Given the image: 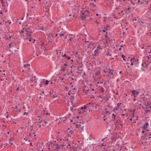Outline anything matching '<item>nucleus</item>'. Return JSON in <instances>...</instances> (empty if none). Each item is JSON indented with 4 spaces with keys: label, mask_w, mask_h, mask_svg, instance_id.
Masks as SVG:
<instances>
[{
    "label": "nucleus",
    "mask_w": 151,
    "mask_h": 151,
    "mask_svg": "<svg viewBox=\"0 0 151 151\" xmlns=\"http://www.w3.org/2000/svg\"><path fill=\"white\" fill-rule=\"evenodd\" d=\"M24 30L23 29H22V30H21V31L20 32V34L21 33H23L24 32Z\"/></svg>",
    "instance_id": "obj_53"
},
{
    "label": "nucleus",
    "mask_w": 151,
    "mask_h": 151,
    "mask_svg": "<svg viewBox=\"0 0 151 151\" xmlns=\"http://www.w3.org/2000/svg\"><path fill=\"white\" fill-rule=\"evenodd\" d=\"M108 40H105V42L103 43V45H105L104 47H106L107 45H108Z\"/></svg>",
    "instance_id": "obj_20"
},
{
    "label": "nucleus",
    "mask_w": 151,
    "mask_h": 151,
    "mask_svg": "<svg viewBox=\"0 0 151 151\" xmlns=\"http://www.w3.org/2000/svg\"><path fill=\"white\" fill-rule=\"evenodd\" d=\"M98 50H97V49H96L95 50H94V52L95 53H97L98 52Z\"/></svg>",
    "instance_id": "obj_60"
},
{
    "label": "nucleus",
    "mask_w": 151,
    "mask_h": 151,
    "mask_svg": "<svg viewBox=\"0 0 151 151\" xmlns=\"http://www.w3.org/2000/svg\"><path fill=\"white\" fill-rule=\"evenodd\" d=\"M80 68L79 67H78V70L79 71H77V73H79V74H80L81 73V71L79 70V69Z\"/></svg>",
    "instance_id": "obj_50"
},
{
    "label": "nucleus",
    "mask_w": 151,
    "mask_h": 151,
    "mask_svg": "<svg viewBox=\"0 0 151 151\" xmlns=\"http://www.w3.org/2000/svg\"><path fill=\"white\" fill-rule=\"evenodd\" d=\"M121 57H122V58L123 59V60L124 61H126V60L125 59V56L124 54L122 55H121Z\"/></svg>",
    "instance_id": "obj_31"
},
{
    "label": "nucleus",
    "mask_w": 151,
    "mask_h": 151,
    "mask_svg": "<svg viewBox=\"0 0 151 151\" xmlns=\"http://www.w3.org/2000/svg\"><path fill=\"white\" fill-rule=\"evenodd\" d=\"M42 82H41V83L39 85H40V87H43V86H44V87H45V85H44V86H43V85H43V84H42Z\"/></svg>",
    "instance_id": "obj_34"
},
{
    "label": "nucleus",
    "mask_w": 151,
    "mask_h": 151,
    "mask_svg": "<svg viewBox=\"0 0 151 151\" xmlns=\"http://www.w3.org/2000/svg\"><path fill=\"white\" fill-rule=\"evenodd\" d=\"M99 87L100 89V91L102 92H104V89L102 86H99Z\"/></svg>",
    "instance_id": "obj_21"
},
{
    "label": "nucleus",
    "mask_w": 151,
    "mask_h": 151,
    "mask_svg": "<svg viewBox=\"0 0 151 151\" xmlns=\"http://www.w3.org/2000/svg\"><path fill=\"white\" fill-rule=\"evenodd\" d=\"M88 90H89V91H88V93H89V94H90V93H92V94H93V93H91V91L90 90V89L88 88Z\"/></svg>",
    "instance_id": "obj_48"
},
{
    "label": "nucleus",
    "mask_w": 151,
    "mask_h": 151,
    "mask_svg": "<svg viewBox=\"0 0 151 151\" xmlns=\"http://www.w3.org/2000/svg\"><path fill=\"white\" fill-rule=\"evenodd\" d=\"M125 46V45H122L120 46V47H121V48H124V46Z\"/></svg>",
    "instance_id": "obj_62"
},
{
    "label": "nucleus",
    "mask_w": 151,
    "mask_h": 151,
    "mask_svg": "<svg viewBox=\"0 0 151 151\" xmlns=\"http://www.w3.org/2000/svg\"><path fill=\"white\" fill-rule=\"evenodd\" d=\"M112 116H113V117H112V118L114 119L115 117V116H116L114 114H112Z\"/></svg>",
    "instance_id": "obj_54"
},
{
    "label": "nucleus",
    "mask_w": 151,
    "mask_h": 151,
    "mask_svg": "<svg viewBox=\"0 0 151 151\" xmlns=\"http://www.w3.org/2000/svg\"><path fill=\"white\" fill-rule=\"evenodd\" d=\"M106 55L107 56H111L112 55V54H110V53H109V51H108L106 53Z\"/></svg>",
    "instance_id": "obj_33"
},
{
    "label": "nucleus",
    "mask_w": 151,
    "mask_h": 151,
    "mask_svg": "<svg viewBox=\"0 0 151 151\" xmlns=\"http://www.w3.org/2000/svg\"><path fill=\"white\" fill-rule=\"evenodd\" d=\"M28 114V112H24V113H23V114L24 115H25V114Z\"/></svg>",
    "instance_id": "obj_63"
},
{
    "label": "nucleus",
    "mask_w": 151,
    "mask_h": 151,
    "mask_svg": "<svg viewBox=\"0 0 151 151\" xmlns=\"http://www.w3.org/2000/svg\"><path fill=\"white\" fill-rule=\"evenodd\" d=\"M61 70L62 71H64L65 70V67L63 65L61 67Z\"/></svg>",
    "instance_id": "obj_32"
},
{
    "label": "nucleus",
    "mask_w": 151,
    "mask_h": 151,
    "mask_svg": "<svg viewBox=\"0 0 151 151\" xmlns=\"http://www.w3.org/2000/svg\"><path fill=\"white\" fill-rule=\"evenodd\" d=\"M151 60V59H148L147 60H146V61H145V67L146 68H148L149 64L150 63Z\"/></svg>",
    "instance_id": "obj_10"
},
{
    "label": "nucleus",
    "mask_w": 151,
    "mask_h": 151,
    "mask_svg": "<svg viewBox=\"0 0 151 151\" xmlns=\"http://www.w3.org/2000/svg\"><path fill=\"white\" fill-rule=\"evenodd\" d=\"M86 13H85L84 12H81V14L82 15H84L83 16H81V18L83 19H85L86 18V16L85 15V14Z\"/></svg>",
    "instance_id": "obj_14"
},
{
    "label": "nucleus",
    "mask_w": 151,
    "mask_h": 151,
    "mask_svg": "<svg viewBox=\"0 0 151 151\" xmlns=\"http://www.w3.org/2000/svg\"><path fill=\"white\" fill-rule=\"evenodd\" d=\"M78 51H76V52H75L74 51H73L72 52V54L73 55H77L78 54Z\"/></svg>",
    "instance_id": "obj_25"
},
{
    "label": "nucleus",
    "mask_w": 151,
    "mask_h": 151,
    "mask_svg": "<svg viewBox=\"0 0 151 151\" xmlns=\"http://www.w3.org/2000/svg\"><path fill=\"white\" fill-rule=\"evenodd\" d=\"M30 65L29 64H24L23 65V67L24 68V69H23L22 70V71L23 72L25 71V70L27 68H29V67Z\"/></svg>",
    "instance_id": "obj_12"
},
{
    "label": "nucleus",
    "mask_w": 151,
    "mask_h": 151,
    "mask_svg": "<svg viewBox=\"0 0 151 151\" xmlns=\"http://www.w3.org/2000/svg\"><path fill=\"white\" fill-rule=\"evenodd\" d=\"M70 144L68 142L66 144V145L65 146H66V147H67L68 148L70 149L71 148V147L70 146Z\"/></svg>",
    "instance_id": "obj_24"
},
{
    "label": "nucleus",
    "mask_w": 151,
    "mask_h": 151,
    "mask_svg": "<svg viewBox=\"0 0 151 151\" xmlns=\"http://www.w3.org/2000/svg\"><path fill=\"white\" fill-rule=\"evenodd\" d=\"M107 30H106L104 29H103V30H102V31L103 32H106V34H107V32H106L107 31Z\"/></svg>",
    "instance_id": "obj_52"
},
{
    "label": "nucleus",
    "mask_w": 151,
    "mask_h": 151,
    "mask_svg": "<svg viewBox=\"0 0 151 151\" xmlns=\"http://www.w3.org/2000/svg\"><path fill=\"white\" fill-rule=\"evenodd\" d=\"M66 58H67V60H70L71 59L70 57H68V56H67V57H66Z\"/></svg>",
    "instance_id": "obj_55"
},
{
    "label": "nucleus",
    "mask_w": 151,
    "mask_h": 151,
    "mask_svg": "<svg viewBox=\"0 0 151 151\" xmlns=\"http://www.w3.org/2000/svg\"><path fill=\"white\" fill-rule=\"evenodd\" d=\"M146 109L145 110V111L146 112H147L148 111H150V110L149 109H150L151 110V106L148 105H146Z\"/></svg>",
    "instance_id": "obj_13"
},
{
    "label": "nucleus",
    "mask_w": 151,
    "mask_h": 151,
    "mask_svg": "<svg viewBox=\"0 0 151 151\" xmlns=\"http://www.w3.org/2000/svg\"><path fill=\"white\" fill-rule=\"evenodd\" d=\"M132 93L133 94L134 97H136L139 93V92L135 90H133L132 91Z\"/></svg>",
    "instance_id": "obj_8"
},
{
    "label": "nucleus",
    "mask_w": 151,
    "mask_h": 151,
    "mask_svg": "<svg viewBox=\"0 0 151 151\" xmlns=\"http://www.w3.org/2000/svg\"><path fill=\"white\" fill-rule=\"evenodd\" d=\"M101 47V46L100 45H98L97 46V48L99 49H102V48Z\"/></svg>",
    "instance_id": "obj_36"
},
{
    "label": "nucleus",
    "mask_w": 151,
    "mask_h": 151,
    "mask_svg": "<svg viewBox=\"0 0 151 151\" xmlns=\"http://www.w3.org/2000/svg\"><path fill=\"white\" fill-rule=\"evenodd\" d=\"M110 26H109V24H107L106 26H105L104 27V29L106 30H107L108 29H109V27H110Z\"/></svg>",
    "instance_id": "obj_22"
},
{
    "label": "nucleus",
    "mask_w": 151,
    "mask_h": 151,
    "mask_svg": "<svg viewBox=\"0 0 151 151\" xmlns=\"http://www.w3.org/2000/svg\"><path fill=\"white\" fill-rule=\"evenodd\" d=\"M84 12L85 13H86H86H88V14H89V12L87 10H86V11H84Z\"/></svg>",
    "instance_id": "obj_57"
},
{
    "label": "nucleus",
    "mask_w": 151,
    "mask_h": 151,
    "mask_svg": "<svg viewBox=\"0 0 151 151\" xmlns=\"http://www.w3.org/2000/svg\"><path fill=\"white\" fill-rule=\"evenodd\" d=\"M73 133L74 132L73 130H70V131H69L68 132V137H70L72 138H73L74 136Z\"/></svg>",
    "instance_id": "obj_6"
},
{
    "label": "nucleus",
    "mask_w": 151,
    "mask_h": 151,
    "mask_svg": "<svg viewBox=\"0 0 151 151\" xmlns=\"http://www.w3.org/2000/svg\"><path fill=\"white\" fill-rule=\"evenodd\" d=\"M29 27H28V28H27L26 29V34L28 33L29 32Z\"/></svg>",
    "instance_id": "obj_30"
},
{
    "label": "nucleus",
    "mask_w": 151,
    "mask_h": 151,
    "mask_svg": "<svg viewBox=\"0 0 151 151\" xmlns=\"http://www.w3.org/2000/svg\"><path fill=\"white\" fill-rule=\"evenodd\" d=\"M64 78V77H63V76H62L61 77V76H58V80H59L60 79V80H63V79Z\"/></svg>",
    "instance_id": "obj_29"
},
{
    "label": "nucleus",
    "mask_w": 151,
    "mask_h": 151,
    "mask_svg": "<svg viewBox=\"0 0 151 151\" xmlns=\"http://www.w3.org/2000/svg\"><path fill=\"white\" fill-rule=\"evenodd\" d=\"M128 8H126L125 9V10L127 11H129V9H130V6H128Z\"/></svg>",
    "instance_id": "obj_49"
},
{
    "label": "nucleus",
    "mask_w": 151,
    "mask_h": 151,
    "mask_svg": "<svg viewBox=\"0 0 151 151\" xmlns=\"http://www.w3.org/2000/svg\"><path fill=\"white\" fill-rule=\"evenodd\" d=\"M19 105L20 104L19 103H16L15 109H17Z\"/></svg>",
    "instance_id": "obj_27"
},
{
    "label": "nucleus",
    "mask_w": 151,
    "mask_h": 151,
    "mask_svg": "<svg viewBox=\"0 0 151 151\" xmlns=\"http://www.w3.org/2000/svg\"><path fill=\"white\" fill-rule=\"evenodd\" d=\"M90 4L91 5H92V6H93L94 7H96V5H95V4H94L93 3V2H92V3L90 2Z\"/></svg>",
    "instance_id": "obj_39"
},
{
    "label": "nucleus",
    "mask_w": 151,
    "mask_h": 151,
    "mask_svg": "<svg viewBox=\"0 0 151 151\" xmlns=\"http://www.w3.org/2000/svg\"><path fill=\"white\" fill-rule=\"evenodd\" d=\"M135 62H136L137 63H139V60L138 59H136L135 58Z\"/></svg>",
    "instance_id": "obj_44"
},
{
    "label": "nucleus",
    "mask_w": 151,
    "mask_h": 151,
    "mask_svg": "<svg viewBox=\"0 0 151 151\" xmlns=\"http://www.w3.org/2000/svg\"><path fill=\"white\" fill-rule=\"evenodd\" d=\"M59 119H60L61 120H63V121H65L64 119H63V118L62 117H60Z\"/></svg>",
    "instance_id": "obj_58"
},
{
    "label": "nucleus",
    "mask_w": 151,
    "mask_h": 151,
    "mask_svg": "<svg viewBox=\"0 0 151 151\" xmlns=\"http://www.w3.org/2000/svg\"><path fill=\"white\" fill-rule=\"evenodd\" d=\"M73 13V12L72 11V13H70V14H68V17H70L69 18H70V19H71V18L70 17L72 16Z\"/></svg>",
    "instance_id": "obj_37"
},
{
    "label": "nucleus",
    "mask_w": 151,
    "mask_h": 151,
    "mask_svg": "<svg viewBox=\"0 0 151 151\" xmlns=\"http://www.w3.org/2000/svg\"><path fill=\"white\" fill-rule=\"evenodd\" d=\"M126 64H127V66L128 67H129V66L128 65V64H129V62H127V63Z\"/></svg>",
    "instance_id": "obj_61"
},
{
    "label": "nucleus",
    "mask_w": 151,
    "mask_h": 151,
    "mask_svg": "<svg viewBox=\"0 0 151 151\" xmlns=\"http://www.w3.org/2000/svg\"><path fill=\"white\" fill-rule=\"evenodd\" d=\"M149 137L147 138L146 139H148L149 142H151V132H150L149 134Z\"/></svg>",
    "instance_id": "obj_17"
},
{
    "label": "nucleus",
    "mask_w": 151,
    "mask_h": 151,
    "mask_svg": "<svg viewBox=\"0 0 151 151\" xmlns=\"http://www.w3.org/2000/svg\"><path fill=\"white\" fill-rule=\"evenodd\" d=\"M59 35L60 38H62V37H64L65 35V32H61L59 34Z\"/></svg>",
    "instance_id": "obj_16"
},
{
    "label": "nucleus",
    "mask_w": 151,
    "mask_h": 151,
    "mask_svg": "<svg viewBox=\"0 0 151 151\" xmlns=\"http://www.w3.org/2000/svg\"><path fill=\"white\" fill-rule=\"evenodd\" d=\"M96 104L93 103H89L88 104H87V106H88L89 107H92V106H96Z\"/></svg>",
    "instance_id": "obj_15"
},
{
    "label": "nucleus",
    "mask_w": 151,
    "mask_h": 151,
    "mask_svg": "<svg viewBox=\"0 0 151 151\" xmlns=\"http://www.w3.org/2000/svg\"><path fill=\"white\" fill-rule=\"evenodd\" d=\"M88 88V87H87L86 86H84L83 87V92L85 93L86 94H88V91H89Z\"/></svg>",
    "instance_id": "obj_7"
},
{
    "label": "nucleus",
    "mask_w": 151,
    "mask_h": 151,
    "mask_svg": "<svg viewBox=\"0 0 151 151\" xmlns=\"http://www.w3.org/2000/svg\"><path fill=\"white\" fill-rule=\"evenodd\" d=\"M102 151H108L107 148L106 147H104Z\"/></svg>",
    "instance_id": "obj_43"
},
{
    "label": "nucleus",
    "mask_w": 151,
    "mask_h": 151,
    "mask_svg": "<svg viewBox=\"0 0 151 151\" xmlns=\"http://www.w3.org/2000/svg\"><path fill=\"white\" fill-rule=\"evenodd\" d=\"M104 39L105 40H108L109 41H110L109 40L110 39V38L108 37V35H104Z\"/></svg>",
    "instance_id": "obj_19"
},
{
    "label": "nucleus",
    "mask_w": 151,
    "mask_h": 151,
    "mask_svg": "<svg viewBox=\"0 0 151 151\" xmlns=\"http://www.w3.org/2000/svg\"><path fill=\"white\" fill-rule=\"evenodd\" d=\"M44 29V28L43 27H41L40 28L38 29V30H42L43 31Z\"/></svg>",
    "instance_id": "obj_45"
},
{
    "label": "nucleus",
    "mask_w": 151,
    "mask_h": 151,
    "mask_svg": "<svg viewBox=\"0 0 151 151\" xmlns=\"http://www.w3.org/2000/svg\"><path fill=\"white\" fill-rule=\"evenodd\" d=\"M9 144H10L11 145H12L13 143H12V141L11 139H10L9 140Z\"/></svg>",
    "instance_id": "obj_38"
},
{
    "label": "nucleus",
    "mask_w": 151,
    "mask_h": 151,
    "mask_svg": "<svg viewBox=\"0 0 151 151\" xmlns=\"http://www.w3.org/2000/svg\"><path fill=\"white\" fill-rule=\"evenodd\" d=\"M106 70H104V73L109 72V73L110 72L111 73V75H114L113 71V70H111L110 69L109 67H106Z\"/></svg>",
    "instance_id": "obj_5"
},
{
    "label": "nucleus",
    "mask_w": 151,
    "mask_h": 151,
    "mask_svg": "<svg viewBox=\"0 0 151 151\" xmlns=\"http://www.w3.org/2000/svg\"><path fill=\"white\" fill-rule=\"evenodd\" d=\"M76 127L78 128V130L80 132H82L83 131L84 126V123L83 122H82V123L81 122L78 123V124H76Z\"/></svg>",
    "instance_id": "obj_2"
},
{
    "label": "nucleus",
    "mask_w": 151,
    "mask_h": 151,
    "mask_svg": "<svg viewBox=\"0 0 151 151\" xmlns=\"http://www.w3.org/2000/svg\"><path fill=\"white\" fill-rule=\"evenodd\" d=\"M90 90L91 91V93H94L93 92L94 89L93 88H90Z\"/></svg>",
    "instance_id": "obj_51"
},
{
    "label": "nucleus",
    "mask_w": 151,
    "mask_h": 151,
    "mask_svg": "<svg viewBox=\"0 0 151 151\" xmlns=\"http://www.w3.org/2000/svg\"><path fill=\"white\" fill-rule=\"evenodd\" d=\"M4 72V70H3V72H2L1 70L0 71V73H1V74H3V75H5V73H4L3 72Z\"/></svg>",
    "instance_id": "obj_42"
},
{
    "label": "nucleus",
    "mask_w": 151,
    "mask_h": 151,
    "mask_svg": "<svg viewBox=\"0 0 151 151\" xmlns=\"http://www.w3.org/2000/svg\"><path fill=\"white\" fill-rule=\"evenodd\" d=\"M135 58H130V60H128V61H130L131 63L130 66H132L134 65V63L135 62Z\"/></svg>",
    "instance_id": "obj_9"
},
{
    "label": "nucleus",
    "mask_w": 151,
    "mask_h": 151,
    "mask_svg": "<svg viewBox=\"0 0 151 151\" xmlns=\"http://www.w3.org/2000/svg\"><path fill=\"white\" fill-rule=\"evenodd\" d=\"M30 131H32L33 130V128H32L33 127L32 126L31 127V126H30Z\"/></svg>",
    "instance_id": "obj_59"
},
{
    "label": "nucleus",
    "mask_w": 151,
    "mask_h": 151,
    "mask_svg": "<svg viewBox=\"0 0 151 151\" xmlns=\"http://www.w3.org/2000/svg\"><path fill=\"white\" fill-rule=\"evenodd\" d=\"M70 40V41H73V37H70L69 40H68V41Z\"/></svg>",
    "instance_id": "obj_46"
},
{
    "label": "nucleus",
    "mask_w": 151,
    "mask_h": 151,
    "mask_svg": "<svg viewBox=\"0 0 151 151\" xmlns=\"http://www.w3.org/2000/svg\"><path fill=\"white\" fill-rule=\"evenodd\" d=\"M89 107L88 106H87V104H86V105H84V110H86L87 111H88L89 110V109H87V108Z\"/></svg>",
    "instance_id": "obj_26"
},
{
    "label": "nucleus",
    "mask_w": 151,
    "mask_h": 151,
    "mask_svg": "<svg viewBox=\"0 0 151 151\" xmlns=\"http://www.w3.org/2000/svg\"><path fill=\"white\" fill-rule=\"evenodd\" d=\"M49 82H50V81H48V80H45V79H43L42 80V83L45 86L47 85Z\"/></svg>",
    "instance_id": "obj_11"
},
{
    "label": "nucleus",
    "mask_w": 151,
    "mask_h": 151,
    "mask_svg": "<svg viewBox=\"0 0 151 151\" xmlns=\"http://www.w3.org/2000/svg\"><path fill=\"white\" fill-rule=\"evenodd\" d=\"M31 81H32V82L34 81L36 83L37 81V79H36V77L35 76L34 77H32L31 79Z\"/></svg>",
    "instance_id": "obj_18"
},
{
    "label": "nucleus",
    "mask_w": 151,
    "mask_h": 151,
    "mask_svg": "<svg viewBox=\"0 0 151 151\" xmlns=\"http://www.w3.org/2000/svg\"><path fill=\"white\" fill-rule=\"evenodd\" d=\"M32 33V32H29L27 33L26 34L27 35H28L29 37H31V34Z\"/></svg>",
    "instance_id": "obj_28"
},
{
    "label": "nucleus",
    "mask_w": 151,
    "mask_h": 151,
    "mask_svg": "<svg viewBox=\"0 0 151 151\" xmlns=\"http://www.w3.org/2000/svg\"><path fill=\"white\" fill-rule=\"evenodd\" d=\"M1 3L2 4L3 6H5V5H4L5 2L4 1V0H1Z\"/></svg>",
    "instance_id": "obj_40"
},
{
    "label": "nucleus",
    "mask_w": 151,
    "mask_h": 151,
    "mask_svg": "<svg viewBox=\"0 0 151 151\" xmlns=\"http://www.w3.org/2000/svg\"><path fill=\"white\" fill-rule=\"evenodd\" d=\"M117 108L116 107H115L113 110V111L115 112L117 110Z\"/></svg>",
    "instance_id": "obj_35"
},
{
    "label": "nucleus",
    "mask_w": 151,
    "mask_h": 151,
    "mask_svg": "<svg viewBox=\"0 0 151 151\" xmlns=\"http://www.w3.org/2000/svg\"><path fill=\"white\" fill-rule=\"evenodd\" d=\"M122 103H118L117 104V105L118 107L119 108V106L121 105Z\"/></svg>",
    "instance_id": "obj_47"
},
{
    "label": "nucleus",
    "mask_w": 151,
    "mask_h": 151,
    "mask_svg": "<svg viewBox=\"0 0 151 151\" xmlns=\"http://www.w3.org/2000/svg\"><path fill=\"white\" fill-rule=\"evenodd\" d=\"M76 148H77V147H76V144H75V145H73V149H76Z\"/></svg>",
    "instance_id": "obj_41"
},
{
    "label": "nucleus",
    "mask_w": 151,
    "mask_h": 151,
    "mask_svg": "<svg viewBox=\"0 0 151 151\" xmlns=\"http://www.w3.org/2000/svg\"><path fill=\"white\" fill-rule=\"evenodd\" d=\"M66 139H63L60 138L58 139H55V140H53L52 141L51 145H52V143H53L55 142V144L57 145L56 148L58 150H59V149H60V147H65L66 145H64L62 143L64 141H66Z\"/></svg>",
    "instance_id": "obj_1"
},
{
    "label": "nucleus",
    "mask_w": 151,
    "mask_h": 151,
    "mask_svg": "<svg viewBox=\"0 0 151 151\" xmlns=\"http://www.w3.org/2000/svg\"><path fill=\"white\" fill-rule=\"evenodd\" d=\"M32 37H31V38H29V42H31V40H32Z\"/></svg>",
    "instance_id": "obj_64"
},
{
    "label": "nucleus",
    "mask_w": 151,
    "mask_h": 151,
    "mask_svg": "<svg viewBox=\"0 0 151 151\" xmlns=\"http://www.w3.org/2000/svg\"><path fill=\"white\" fill-rule=\"evenodd\" d=\"M50 144H44V143H41L40 144V146L43 149L40 150L39 149L40 151H43V150H45V148H47L48 149H50L49 147L50 146Z\"/></svg>",
    "instance_id": "obj_3"
},
{
    "label": "nucleus",
    "mask_w": 151,
    "mask_h": 151,
    "mask_svg": "<svg viewBox=\"0 0 151 151\" xmlns=\"http://www.w3.org/2000/svg\"><path fill=\"white\" fill-rule=\"evenodd\" d=\"M62 56L63 57H65L66 58L67 57V56L66 55V54H65L63 55H62Z\"/></svg>",
    "instance_id": "obj_56"
},
{
    "label": "nucleus",
    "mask_w": 151,
    "mask_h": 151,
    "mask_svg": "<svg viewBox=\"0 0 151 151\" xmlns=\"http://www.w3.org/2000/svg\"><path fill=\"white\" fill-rule=\"evenodd\" d=\"M43 122H45V124H47V126H44V127H48V126L49 125H50V123L48 122V121H45L44 120V121H43Z\"/></svg>",
    "instance_id": "obj_23"
},
{
    "label": "nucleus",
    "mask_w": 151,
    "mask_h": 151,
    "mask_svg": "<svg viewBox=\"0 0 151 151\" xmlns=\"http://www.w3.org/2000/svg\"><path fill=\"white\" fill-rule=\"evenodd\" d=\"M149 126V122L146 121L144 123L143 126L141 127L142 129L143 130H145L147 132L149 131L148 128Z\"/></svg>",
    "instance_id": "obj_4"
}]
</instances>
